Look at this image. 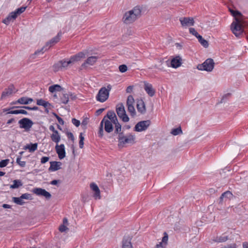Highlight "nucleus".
<instances>
[{
	"label": "nucleus",
	"mask_w": 248,
	"mask_h": 248,
	"mask_svg": "<svg viewBox=\"0 0 248 248\" xmlns=\"http://www.w3.org/2000/svg\"><path fill=\"white\" fill-rule=\"evenodd\" d=\"M137 108L139 112L144 113L145 111V107L144 102L142 100H139L137 103Z\"/></svg>",
	"instance_id": "b1692460"
},
{
	"label": "nucleus",
	"mask_w": 248,
	"mask_h": 248,
	"mask_svg": "<svg viewBox=\"0 0 248 248\" xmlns=\"http://www.w3.org/2000/svg\"><path fill=\"white\" fill-rule=\"evenodd\" d=\"M54 115L55 116L56 118H57V119L58 120L59 123L60 124H61L62 125L64 124V121H63V120L61 117H60L56 114H54Z\"/></svg>",
	"instance_id": "bf43d9fd"
},
{
	"label": "nucleus",
	"mask_w": 248,
	"mask_h": 248,
	"mask_svg": "<svg viewBox=\"0 0 248 248\" xmlns=\"http://www.w3.org/2000/svg\"><path fill=\"white\" fill-rule=\"evenodd\" d=\"M37 143H31L30 144H27L24 147V149H28L30 152H33L37 149Z\"/></svg>",
	"instance_id": "c85d7f7f"
},
{
	"label": "nucleus",
	"mask_w": 248,
	"mask_h": 248,
	"mask_svg": "<svg viewBox=\"0 0 248 248\" xmlns=\"http://www.w3.org/2000/svg\"><path fill=\"white\" fill-rule=\"evenodd\" d=\"M55 149L60 159H62L65 157V147L63 144L61 145L56 144Z\"/></svg>",
	"instance_id": "ddd939ff"
},
{
	"label": "nucleus",
	"mask_w": 248,
	"mask_h": 248,
	"mask_svg": "<svg viewBox=\"0 0 248 248\" xmlns=\"http://www.w3.org/2000/svg\"><path fill=\"white\" fill-rule=\"evenodd\" d=\"M189 31L190 33L194 35L197 38L198 37V35H200V34L197 32V31L195 30L194 28H190L189 29Z\"/></svg>",
	"instance_id": "de8ad7c7"
},
{
	"label": "nucleus",
	"mask_w": 248,
	"mask_h": 248,
	"mask_svg": "<svg viewBox=\"0 0 248 248\" xmlns=\"http://www.w3.org/2000/svg\"><path fill=\"white\" fill-rule=\"evenodd\" d=\"M99 57L97 56H91L87 58L85 62L82 64L80 69L86 68L87 67V65H93L98 59Z\"/></svg>",
	"instance_id": "f8f14e48"
},
{
	"label": "nucleus",
	"mask_w": 248,
	"mask_h": 248,
	"mask_svg": "<svg viewBox=\"0 0 248 248\" xmlns=\"http://www.w3.org/2000/svg\"><path fill=\"white\" fill-rule=\"evenodd\" d=\"M131 238L129 236L124 237L122 241V248H132Z\"/></svg>",
	"instance_id": "4be33fe9"
},
{
	"label": "nucleus",
	"mask_w": 248,
	"mask_h": 248,
	"mask_svg": "<svg viewBox=\"0 0 248 248\" xmlns=\"http://www.w3.org/2000/svg\"><path fill=\"white\" fill-rule=\"evenodd\" d=\"M119 146L123 145L126 143L133 144L135 143V137L134 135L128 134L124 136L123 133H120L118 136Z\"/></svg>",
	"instance_id": "39448f33"
},
{
	"label": "nucleus",
	"mask_w": 248,
	"mask_h": 248,
	"mask_svg": "<svg viewBox=\"0 0 248 248\" xmlns=\"http://www.w3.org/2000/svg\"><path fill=\"white\" fill-rule=\"evenodd\" d=\"M101 123H102V125L104 124L105 130L108 133H110L113 131V128L112 125V122L108 119H106V117L103 119Z\"/></svg>",
	"instance_id": "4468645a"
},
{
	"label": "nucleus",
	"mask_w": 248,
	"mask_h": 248,
	"mask_svg": "<svg viewBox=\"0 0 248 248\" xmlns=\"http://www.w3.org/2000/svg\"><path fill=\"white\" fill-rule=\"evenodd\" d=\"M22 186V183L20 180H15L13 181V184L11 185L10 187L12 189L17 188Z\"/></svg>",
	"instance_id": "72a5a7b5"
},
{
	"label": "nucleus",
	"mask_w": 248,
	"mask_h": 248,
	"mask_svg": "<svg viewBox=\"0 0 248 248\" xmlns=\"http://www.w3.org/2000/svg\"><path fill=\"white\" fill-rule=\"evenodd\" d=\"M79 145L80 148H82L84 145V137L83 136V134L81 133L79 135Z\"/></svg>",
	"instance_id": "37998d69"
},
{
	"label": "nucleus",
	"mask_w": 248,
	"mask_h": 248,
	"mask_svg": "<svg viewBox=\"0 0 248 248\" xmlns=\"http://www.w3.org/2000/svg\"><path fill=\"white\" fill-rule=\"evenodd\" d=\"M233 197V195L230 191H227L222 193L220 197V202L223 201V199H231Z\"/></svg>",
	"instance_id": "cd10ccee"
},
{
	"label": "nucleus",
	"mask_w": 248,
	"mask_h": 248,
	"mask_svg": "<svg viewBox=\"0 0 248 248\" xmlns=\"http://www.w3.org/2000/svg\"><path fill=\"white\" fill-rule=\"evenodd\" d=\"M243 248H248V242H245L243 243Z\"/></svg>",
	"instance_id": "774afa93"
},
{
	"label": "nucleus",
	"mask_w": 248,
	"mask_h": 248,
	"mask_svg": "<svg viewBox=\"0 0 248 248\" xmlns=\"http://www.w3.org/2000/svg\"><path fill=\"white\" fill-rule=\"evenodd\" d=\"M144 89L149 95L150 96H153L154 95L155 91L152 84L146 82H144Z\"/></svg>",
	"instance_id": "aec40b11"
},
{
	"label": "nucleus",
	"mask_w": 248,
	"mask_h": 248,
	"mask_svg": "<svg viewBox=\"0 0 248 248\" xmlns=\"http://www.w3.org/2000/svg\"><path fill=\"white\" fill-rule=\"evenodd\" d=\"M21 156H18L16 159V163L21 167H24L26 165L25 161H21Z\"/></svg>",
	"instance_id": "c03bdc74"
},
{
	"label": "nucleus",
	"mask_w": 248,
	"mask_h": 248,
	"mask_svg": "<svg viewBox=\"0 0 248 248\" xmlns=\"http://www.w3.org/2000/svg\"><path fill=\"white\" fill-rule=\"evenodd\" d=\"M63 225H65L66 226H67L68 225V219L66 217H64L63 219Z\"/></svg>",
	"instance_id": "69168bd1"
},
{
	"label": "nucleus",
	"mask_w": 248,
	"mask_h": 248,
	"mask_svg": "<svg viewBox=\"0 0 248 248\" xmlns=\"http://www.w3.org/2000/svg\"><path fill=\"white\" fill-rule=\"evenodd\" d=\"M33 101V99L31 98L26 97H22L18 99L17 103L20 104L27 105Z\"/></svg>",
	"instance_id": "a878e982"
},
{
	"label": "nucleus",
	"mask_w": 248,
	"mask_h": 248,
	"mask_svg": "<svg viewBox=\"0 0 248 248\" xmlns=\"http://www.w3.org/2000/svg\"><path fill=\"white\" fill-rule=\"evenodd\" d=\"M182 60L179 56H177L172 59L170 61V66L174 68H177L182 64Z\"/></svg>",
	"instance_id": "f3484780"
},
{
	"label": "nucleus",
	"mask_w": 248,
	"mask_h": 248,
	"mask_svg": "<svg viewBox=\"0 0 248 248\" xmlns=\"http://www.w3.org/2000/svg\"><path fill=\"white\" fill-rule=\"evenodd\" d=\"M72 122L76 126L78 127L80 124V122L79 120H77L75 118H73L72 120Z\"/></svg>",
	"instance_id": "5fc2aeb1"
},
{
	"label": "nucleus",
	"mask_w": 248,
	"mask_h": 248,
	"mask_svg": "<svg viewBox=\"0 0 248 248\" xmlns=\"http://www.w3.org/2000/svg\"><path fill=\"white\" fill-rule=\"evenodd\" d=\"M197 39H198L199 42L205 48H207L209 44L208 41L204 39L201 35H198Z\"/></svg>",
	"instance_id": "473e14b6"
},
{
	"label": "nucleus",
	"mask_w": 248,
	"mask_h": 248,
	"mask_svg": "<svg viewBox=\"0 0 248 248\" xmlns=\"http://www.w3.org/2000/svg\"><path fill=\"white\" fill-rule=\"evenodd\" d=\"M16 18L15 13L12 12L6 18L3 20L2 22L6 25H8L12 20H14Z\"/></svg>",
	"instance_id": "bb28decb"
},
{
	"label": "nucleus",
	"mask_w": 248,
	"mask_h": 248,
	"mask_svg": "<svg viewBox=\"0 0 248 248\" xmlns=\"http://www.w3.org/2000/svg\"><path fill=\"white\" fill-rule=\"evenodd\" d=\"M150 124L149 121H143L138 123L135 127L134 130L137 132H141L147 129Z\"/></svg>",
	"instance_id": "1a4fd4ad"
},
{
	"label": "nucleus",
	"mask_w": 248,
	"mask_h": 248,
	"mask_svg": "<svg viewBox=\"0 0 248 248\" xmlns=\"http://www.w3.org/2000/svg\"><path fill=\"white\" fill-rule=\"evenodd\" d=\"M49 129L50 131H52L53 133H54L55 131H57V130H56L55 129V127L53 125H51L49 127Z\"/></svg>",
	"instance_id": "338daca9"
},
{
	"label": "nucleus",
	"mask_w": 248,
	"mask_h": 248,
	"mask_svg": "<svg viewBox=\"0 0 248 248\" xmlns=\"http://www.w3.org/2000/svg\"><path fill=\"white\" fill-rule=\"evenodd\" d=\"M133 86H129L126 89V92L128 93H131L133 90Z\"/></svg>",
	"instance_id": "680f3d73"
},
{
	"label": "nucleus",
	"mask_w": 248,
	"mask_h": 248,
	"mask_svg": "<svg viewBox=\"0 0 248 248\" xmlns=\"http://www.w3.org/2000/svg\"><path fill=\"white\" fill-rule=\"evenodd\" d=\"M105 117L108 119L109 121H111L113 123L117 122L118 119L114 111H108Z\"/></svg>",
	"instance_id": "5701e85b"
},
{
	"label": "nucleus",
	"mask_w": 248,
	"mask_h": 248,
	"mask_svg": "<svg viewBox=\"0 0 248 248\" xmlns=\"http://www.w3.org/2000/svg\"><path fill=\"white\" fill-rule=\"evenodd\" d=\"M116 112L118 116L123 122H127L129 121V117L126 114L124 107L123 104H119L117 106Z\"/></svg>",
	"instance_id": "423d86ee"
},
{
	"label": "nucleus",
	"mask_w": 248,
	"mask_h": 248,
	"mask_svg": "<svg viewBox=\"0 0 248 248\" xmlns=\"http://www.w3.org/2000/svg\"><path fill=\"white\" fill-rule=\"evenodd\" d=\"M60 62L62 69L67 68L69 65L74 63L71 58L68 61L63 60Z\"/></svg>",
	"instance_id": "2f4dec72"
},
{
	"label": "nucleus",
	"mask_w": 248,
	"mask_h": 248,
	"mask_svg": "<svg viewBox=\"0 0 248 248\" xmlns=\"http://www.w3.org/2000/svg\"><path fill=\"white\" fill-rule=\"evenodd\" d=\"M21 198L22 199H26V200H31V195L29 193H25L22 194L21 196Z\"/></svg>",
	"instance_id": "09e8293b"
},
{
	"label": "nucleus",
	"mask_w": 248,
	"mask_h": 248,
	"mask_svg": "<svg viewBox=\"0 0 248 248\" xmlns=\"http://www.w3.org/2000/svg\"><path fill=\"white\" fill-rule=\"evenodd\" d=\"M103 133H104V131H103V127L102 125V123H100L99 130L98 133L99 136L100 137H102L103 136Z\"/></svg>",
	"instance_id": "8fccbe9b"
},
{
	"label": "nucleus",
	"mask_w": 248,
	"mask_h": 248,
	"mask_svg": "<svg viewBox=\"0 0 248 248\" xmlns=\"http://www.w3.org/2000/svg\"><path fill=\"white\" fill-rule=\"evenodd\" d=\"M20 128H23L26 131H29L33 124V122L29 118H24L18 121Z\"/></svg>",
	"instance_id": "6e6552de"
},
{
	"label": "nucleus",
	"mask_w": 248,
	"mask_h": 248,
	"mask_svg": "<svg viewBox=\"0 0 248 248\" xmlns=\"http://www.w3.org/2000/svg\"><path fill=\"white\" fill-rule=\"evenodd\" d=\"M231 30L237 37H239L242 35L244 31V29L240 19L235 18V21H233L231 25Z\"/></svg>",
	"instance_id": "f03ea898"
},
{
	"label": "nucleus",
	"mask_w": 248,
	"mask_h": 248,
	"mask_svg": "<svg viewBox=\"0 0 248 248\" xmlns=\"http://www.w3.org/2000/svg\"><path fill=\"white\" fill-rule=\"evenodd\" d=\"M36 104L39 106H43L45 108H49L51 106L48 102L42 99H38L37 100Z\"/></svg>",
	"instance_id": "c756f323"
},
{
	"label": "nucleus",
	"mask_w": 248,
	"mask_h": 248,
	"mask_svg": "<svg viewBox=\"0 0 248 248\" xmlns=\"http://www.w3.org/2000/svg\"><path fill=\"white\" fill-rule=\"evenodd\" d=\"M16 91L15 90L13 86H10L8 88L5 89V90L2 92L1 99H4L6 97L10 96L13 93H15Z\"/></svg>",
	"instance_id": "a211bd4d"
},
{
	"label": "nucleus",
	"mask_w": 248,
	"mask_h": 248,
	"mask_svg": "<svg viewBox=\"0 0 248 248\" xmlns=\"http://www.w3.org/2000/svg\"><path fill=\"white\" fill-rule=\"evenodd\" d=\"M105 110V108H100L99 109H98L96 113L97 114V115H100L101 113H102L103 112V111Z\"/></svg>",
	"instance_id": "e2e57ef3"
},
{
	"label": "nucleus",
	"mask_w": 248,
	"mask_h": 248,
	"mask_svg": "<svg viewBox=\"0 0 248 248\" xmlns=\"http://www.w3.org/2000/svg\"><path fill=\"white\" fill-rule=\"evenodd\" d=\"M109 94L106 88L102 87L99 90L96 96V99L98 101L103 103L108 99Z\"/></svg>",
	"instance_id": "0eeeda50"
},
{
	"label": "nucleus",
	"mask_w": 248,
	"mask_h": 248,
	"mask_svg": "<svg viewBox=\"0 0 248 248\" xmlns=\"http://www.w3.org/2000/svg\"><path fill=\"white\" fill-rule=\"evenodd\" d=\"M168 240V235L166 232H164V236L162 240L158 244L156 245V248H166Z\"/></svg>",
	"instance_id": "6ab92c4d"
},
{
	"label": "nucleus",
	"mask_w": 248,
	"mask_h": 248,
	"mask_svg": "<svg viewBox=\"0 0 248 248\" xmlns=\"http://www.w3.org/2000/svg\"><path fill=\"white\" fill-rule=\"evenodd\" d=\"M113 124L115 125V134H119V135L120 133H123V132H121L122 130V126L119 123L118 121L117 122Z\"/></svg>",
	"instance_id": "c9c22d12"
},
{
	"label": "nucleus",
	"mask_w": 248,
	"mask_h": 248,
	"mask_svg": "<svg viewBox=\"0 0 248 248\" xmlns=\"http://www.w3.org/2000/svg\"><path fill=\"white\" fill-rule=\"evenodd\" d=\"M53 67L54 71L55 72H57L60 70L62 69L60 61L58 62L57 63L54 64Z\"/></svg>",
	"instance_id": "a19ab883"
},
{
	"label": "nucleus",
	"mask_w": 248,
	"mask_h": 248,
	"mask_svg": "<svg viewBox=\"0 0 248 248\" xmlns=\"http://www.w3.org/2000/svg\"><path fill=\"white\" fill-rule=\"evenodd\" d=\"M215 65L214 60L211 58L206 59L202 64L197 65V69L199 70L211 72Z\"/></svg>",
	"instance_id": "7ed1b4c3"
},
{
	"label": "nucleus",
	"mask_w": 248,
	"mask_h": 248,
	"mask_svg": "<svg viewBox=\"0 0 248 248\" xmlns=\"http://www.w3.org/2000/svg\"><path fill=\"white\" fill-rule=\"evenodd\" d=\"M230 95L231 93H228L224 95L220 100V103H222L224 102L226 100V99H227L230 96Z\"/></svg>",
	"instance_id": "3c124183"
},
{
	"label": "nucleus",
	"mask_w": 248,
	"mask_h": 248,
	"mask_svg": "<svg viewBox=\"0 0 248 248\" xmlns=\"http://www.w3.org/2000/svg\"><path fill=\"white\" fill-rule=\"evenodd\" d=\"M90 188L93 192V197L95 200L101 198L100 191L96 184L92 183L90 184Z\"/></svg>",
	"instance_id": "2eb2a0df"
},
{
	"label": "nucleus",
	"mask_w": 248,
	"mask_h": 248,
	"mask_svg": "<svg viewBox=\"0 0 248 248\" xmlns=\"http://www.w3.org/2000/svg\"><path fill=\"white\" fill-rule=\"evenodd\" d=\"M13 201L17 204L22 205L25 202L23 201V199L20 197H13Z\"/></svg>",
	"instance_id": "58836bf2"
},
{
	"label": "nucleus",
	"mask_w": 248,
	"mask_h": 248,
	"mask_svg": "<svg viewBox=\"0 0 248 248\" xmlns=\"http://www.w3.org/2000/svg\"><path fill=\"white\" fill-rule=\"evenodd\" d=\"M134 103V98L132 95L128 96L126 101V105L128 112L131 114L132 116L136 115V111L133 106Z\"/></svg>",
	"instance_id": "9d476101"
},
{
	"label": "nucleus",
	"mask_w": 248,
	"mask_h": 248,
	"mask_svg": "<svg viewBox=\"0 0 248 248\" xmlns=\"http://www.w3.org/2000/svg\"><path fill=\"white\" fill-rule=\"evenodd\" d=\"M49 159V157L44 156L41 159V162L42 164H44L47 162Z\"/></svg>",
	"instance_id": "13d9d810"
},
{
	"label": "nucleus",
	"mask_w": 248,
	"mask_h": 248,
	"mask_svg": "<svg viewBox=\"0 0 248 248\" xmlns=\"http://www.w3.org/2000/svg\"><path fill=\"white\" fill-rule=\"evenodd\" d=\"M62 90H63V88L58 84L52 85L49 87V91L51 93H54L56 91L60 92Z\"/></svg>",
	"instance_id": "7c9ffc66"
},
{
	"label": "nucleus",
	"mask_w": 248,
	"mask_h": 248,
	"mask_svg": "<svg viewBox=\"0 0 248 248\" xmlns=\"http://www.w3.org/2000/svg\"><path fill=\"white\" fill-rule=\"evenodd\" d=\"M67 136L69 139H70L74 141V137L73 134L71 132H67Z\"/></svg>",
	"instance_id": "052dcab7"
},
{
	"label": "nucleus",
	"mask_w": 248,
	"mask_h": 248,
	"mask_svg": "<svg viewBox=\"0 0 248 248\" xmlns=\"http://www.w3.org/2000/svg\"><path fill=\"white\" fill-rule=\"evenodd\" d=\"M228 239V236H220L219 237H217L216 239L215 240V241L216 242H224L226 241Z\"/></svg>",
	"instance_id": "79ce46f5"
},
{
	"label": "nucleus",
	"mask_w": 248,
	"mask_h": 248,
	"mask_svg": "<svg viewBox=\"0 0 248 248\" xmlns=\"http://www.w3.org/2000/svg\"><path fill=\"white\" fill-rule=\"evenodd\" d=\"M50 138L51 140L57 143V144L58 143V142H60L61 140V136L60 134L59 133L58 131H55L54 133H53L51 136Z\"/></svg>",
	"instance_id": "393cba45"
},
{
	"label": "nucleus",
	"mask_w": 248,
	"mask_h": 248,
	"mask_svg": "<svg viewBox=\"0 0 248 248\" xmlns=\"http://www.w3.org/2000/svg\"><path fill=\"white\" fill-rule=\"evenodd\" d=\"M7 114H20V109L8 111L7 112Z\"/></svg>",
	"instance_id": "4d7b16f0"
},
{
	"label": "nucleus",
	"mask_w": 248,
	"mask_h": 248,
	"mask_svg": "<svg viewBox=\"0 0 248 248\" xmlns=\"http://www.w3.org/2000/svg\"><path fill=\"white\" fill-rule=\"evenodd\" d=\"M50 166L48 170H49L56 171L61 169V166L62 163L61 162L57 161H51L50 162Z\"/></svg>",
	"instance_id": "412c9836"
},
{
	"label": "nucleus",
	"mask_w": 248,
	"mask_h": 248,
	"mask_svg": "<svg viewBox=\"0 0 248 248\" xmlns=\"http://www.w3.org/2000/svg\"><path fill=\"white\" fill-rule=\"evenodd\" d=\"M232 14L234 17V19L235 20V18H237L236 16H241V13L238 11H231Z\"/></svg>",
	"instance_id": "603ef678"
},
{
	"label": "nucleus",
	"mask_w": 248,
	"mask_h": 248,
	"mask_svg": "<svg viewBox=\"0 0 248 248\" xmlns=\"http://www.w3.org/2000/svg\"><path fill=\"white\" fill-rule=\"evenodd\" d=\"M68 230V228L65 225L62 224V225H60V226L59 227V231L61 232H64L66 231H67Z\"/></svg>",
	"instance_id": "864d4df0"
},
{
	"label": "nucleus",
	"mask_w": 248,
	"mask_h": 248,
	"mask_svg": "<svg viewBox=\"0 0 248 248\" xmlns=\"http://www.w3.org/2000/svg\"><path fill=\"white\" fill-rule=\"evenodd\" d=\"M26 8V7H21L16 9L15 11L13 12V13H15V15H16V17L18 15H19L20 14L24 12L25 11Z\"/></svg>",
	"instance_id": "ea45409f"
},
{
	"label": "nucleus",
	"mask_w": 248,
	"mask_h": 248,
	"mask_svg": "<svg viewBox=\"0 0 248 248\" xmlns=\"http://www.w3.org/2000/svg\"><path fill=\"white\" fill-rule=\"evenodd\" d=\"M61 36L62 32H59L56 36H55L54 37L52 38L50 41L47 42L44 47H43L41 49L38 50L36 51H35L34 54L38 55L40 52L43 53L44 52L46 51L47 49H48L51 46H53L54 45L58 43L61 39Z\"/></svg>",
	"instance_id": "20e7f679"
},
{
	"label": "nucleus",
	"mask_w": 248,
	"mask_h": 248,
	"mask_svg": "<svg viewBox=\"0 0 248 248\" xmlns=\"http://www.w3.org/2000/svg\"><path fill=\"white\" fill-rule=\"evenodd\" d=\"M179 21L183 27H187L189 26H193L194 24V21L192 17H181Z\"/></svg>",
	"instance_id": "dca6fc26"
},
{
	"label": "nucleus",
	"mask_w": 248,
	"mask_h": 248,
	"mask_svg": "<svg viewBox=\"0 0 248 248\" xmlns=\"http://www.w3.org/2000/svg\"><path fill=\"white\" fill-rule=\"evenodd\" d=\"M141 13V8L140 6H136L125 12L123 18L124 23L127 24L133 23L140 16Z\"/></svg>",
	"instance_id": "f257e3e1"
},
{
	"label": "nucleus",
	"mask_w": 248,
	"mask_h": 248,
	"mask_svg": "<svg viewBox=\"0 0 248 248\" xmlns=\"http://www.w3.org/2000/svg\"><path fill=\"white\" fill-rule=\"evenodd\" d=\"M9 162V159H4L0 161V167L3 168L7 165Z\"/></svg>",
	"instance_id": "a18cd8bd"
},
{
	"label": "nucleus",
	"mask_w": 248,
	"mask_h": 248,
	"mask_svg": "<svg viewBox=\"0 0 248 248\" xmlns=\"http://www.w3.org/2000/svg\"><path fill=\"white\" fill-rule=\"evenodd\" d=\"M32 191L36 195L43 196L46 199H49L51 197V194L48 192L41 188H35Z\"/></svg>",
	"instance_id": "9b49d317"
},
{
	"label": "nucleus",
	"mask_w": 248,
	"mask_h": 248,
	"mask_svg": "<svg viewBox=\"0 0 248 248\" xmlns=\"http://www.w3.org/2000/svg\"><path fill=\"white\" fill-rule=\"evenodd\" d=\"M221 248H237L236 244L235 243L231 244L230 245H228L224 247H222Z\"/></svg>",
	"instance_id": "6e6d98bb"
},
{
	"label": "nucleus",
	"mask_w": 248,
	"mask_h": 248,
	"mask_svg": "<svg viewBox=\"0 0 248 248\" xmlns=\"http://www.w3.org/2000/svg\"><path fill=\"white\" fill-rule=\"evenodd\" d=\"M84 53L81 52L78 53L76 55H74L72 57H71V59L73 62L78 61L80 60V58H84Z\"/></svg>",
	"instance_id": "f704fd0d"
},
{
	"label": "nucleus",
	"mask_w": 248,
	"mask_h": 248,
	"mask_svg": "<svg viewBox=\"0 0 248 248\" xmlns=\"http://www.w3.org/2000/svg\"><path fill=\"white\" fill-rule=\"evenodd\" d=\"M61 102L62 104H66L69 101V94L67 93H63L61 98Z\"/></svg>",
	"instance_id": "4c0bfd02"
},
{
	"label": "nucleus",
	"mask_w": 248,
	"mask_h": 248,
	"mask_svg": "<svg viewBox=\"0 0 248 248\" xmlns=\"http://www.w3.org/2000/svg\"><path fill=\"white\" fill-rule=\"evenodd\" d=\"M183 132L181 127L176 128H173L171 130L170 133L174 136H177L182 134Z\"/></svg>",
	"instance_id": "e433bc0d"
},
{
	"label": "nucleus",
	"mask_w": 248,
	"mask_h": 248,
	"mask_svg": "<svg viewBox=\"0 0 248 248\" xmlns=\"http://www.w3.org/2000/svg\"><path fill=\"white\" fill-rule=\"evenodd\" d=\"M119 71L122 73H124L127 70V67L125 64H122L119 66Z\"/></svg>",
	"instance_id": "49530a36"
},
{
	"label": "nucleus",
	"mask_w": 248,
	"mask_h": 248,
	"mask_svg": "<svg viewBox=\"0 0 248 248\" xmlns=\"http://www.w3.org/2000/svg\"><path fill=\"white\" fill-rule=\"evenodd\" d=\"M175 46L176 47L178 48V49H182V47H183V46H182V44H180V43H176L175 44Z\"/></svg>",
	"instance_id": "0e129e2a"
}]
</instances>
